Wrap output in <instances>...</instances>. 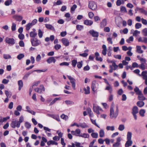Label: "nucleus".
<instances>
[{
  "instance_id": "obj_1",
  "label": "nucleus",
  "mask_w": 147,
  "mask_h": 147,
  "mask_svg": "<svg viewBox=\"0 0 147 147\" xmlns=\"http://www.w3.org/2000/svg\"><path fill=\"white\" fill-rule=\"evenodd\" d=\"M119 112V109L117 106L116 107V110L114 112V107H111L110 110V117L111 119H115L118 116Z\"/></svg>"
},
{
  "instance_id": "obj_2",
  "label": "nucleus",
  "mask_w": 147,
  "mask_h": 147,
  "mask_svg": "<svg viewBox=\"0 0 147 147\" xmlns=\"http://www.w3.org/2000/svg\"><path fill=\"white\" fill-rule=\"evenodd\" d=\"M32 45L34 47L37 46L41 44L40 41L36 38H32L30 39Z\"/></svg>"
},
{
  "instance_id": "obj_3",
  "label": "nucleus",
  "mask_w": 147,
  "mask_h": 147,
  "mask_svg": "<svg viewBox=\"0 0 147 147\" xmlns=\"http://www.w3.org/2000/svg\"><path fill=\"white\" fill-rule=\"evenodd\" d=\"M88 7L93 10H95L97 8V6L94 2L90 1L89 2Z\"/></svg>"
},
{
  "instance_id": "obj_4",
  "label": "nucleus",
  "mask_w": 147,
  "mask_h": 147,
  "mask_svg": "<svg viewBox=\"0 0 147 147\" xmlns=\"http://www.w3.org/2000/svg\"><path fill=\"white\" fill-rule=\"evenodd\" d=\"M138 112V108L136 106L134 107L132 109V113L134 116V119L136 120L137 119L136 114Z\"/></svg>"
},
{
  "instance_id": "obj_5",
  "label": "nucleus",
  "mask_w": 147,
  "mask_h": 147,
  "mask_svg": "<svg viewBox=\"0 0 147 147\" xmlns=\"http://www.w3.org/2000/svg\"><path fill=\"white\" fill-rule=\"evenodd\" d=\"M67 77L70 81L73 88L74 90H75L76 86V80L70 76H68Z\"/></svg>"
},
{
  "instance_id": "obj_6",
  "label": "nucleus",
  "mask_w": 147,
  "mask_h": 147,
  "mask_svg": "<svg viewBox=\"0 0 147 147\" xmlns=\"http://www.w3.org/2000/svg\"><path fill=\"white\" fill-rule=\"evenodd\" d=\"M20 124L17 120H15L12 121L10 124V126L12 128H15L16 127L19 128Z\"/></svg>"
},
{
  "instance_id": "obj_7",
  "label": "nucleus",
  "mask_w": 147,
  "mask_h": 147,
  "mask_svg": "<svg viewBox=\"0 0 147 147\" xmlns=\"http://www.w3.org/2000/svg\"><path fill=\"white\" fill-rule=\"evenodd\" d=\"M5 41L6 43L11 45H13L15 43V40L14 38H10L8 37H6L5 38Z\"/></svg>"
},
{
  "instance_id": "obj_8",
  "label": "nucleus",
  "mask_w": 147,
  "mask_h": 147,
  "mask_svg": "<svg viewBox=\"0 0 147 147\" xmlns=\"http://www.w3.org/2000/svg\"><path fill=\"white\" fill-rule=\"evenodd\" d=\"M98 84L95 81H93L92 83V89L93 91L94 92L96 91L97 89Z\"/></svg>"
},
{
  "instance_id": "obj_9",
  "label": "nucleus",
  "mask_w": 147,
  "mask_h": 147,
  "mask_svg": "<svg viewBox=\"0 0 147 147\" xmlns=\"http://www.w3.org/2000/svg\"><path fill=\"white\" fill-rule=\"evenodd\" d=\"M121 139L120 137H118L116 139V142L113 144V146L114 147H119L121 144L120 142Z\"/></svg>"
},
{
  "instance_id": "obj_10",
  "label": "nucleus",
  "mask_w": 147,
  "mask_h": 147,
  "mask_svg": "<svg viewBox=\"0 0 147 147\" xmlns=\"http://www.w3.org/2000/svg\"><path fill=\"white\" fill-rule=\"evenodd\" d=\"M93 110L94 111L98 114H99L100 113L99 112V111H102V109L98 106H93Z\"/></svg>"
},
{
  "instance_id": "obj_11",
  "label": "nucleus",
  "mask_w": 147,
  "mask_h": 147,
  "mask_svg": "<svg viewBox=\"0 0 147 147\" xmlns=\"http://www.w3.org/2000/svg\"><path fill=\"white\" fill-rule=\"evenodd\" d=\"M89 32L93 37H97L98 36V33L93 30H90Z\"/></svg>"
},
{
  "instance_id": "obj_12",
  "label": "nucleus",
  "mask_w": 147,
  "mask_h": 147,
  "mask_svg": "<svg viewBox=\"0 0 147 147\" xmlns=\"http://www.w3.org/2000/svg\"><path fill=\"white\" fill-rule=\"evenodd\" d=\"M61 41L63 44L66 46H68L69 42L68 40L65 38H63L61 39Z\"/></svg>"
},
{
  "instance_id": "obj_13",
  "label": "nucleus",
  "mask_w": 147,
  "mask_h": 147,
  "mask_svg": "<svg viewBox=\"0 0 147 147\" xmlns=\"http://www.w3.org/2000/svg\"><path fill=\"white\" fill-rule=\"evenodd\" d=\"M37 34L36 32L35 29L34 28L32 29V31H31L30 33V36L32 38H35L37 36Z\"/></svg>"
},
{
  "instance_id": "obj_14",
  "label": "nucleus",
  "mask_w": 147,
  "mask_h": 147,
  "mask_svg": "<svg viewBox=\"0 0 147 147\" xmlns=\"http://www.w3.org/2000/svg\"><path fill=\"white\" fill-rule=\"evenodd\" d=\"M147 72L146 71H143L142 73V74H139L138 75L141 76H143V79L144 80H146L147 79Z\"/></svg>"
},
{
  "instance_id": "obj_15",
  "label": "nucleus",
  "mask_w": 147,
  "mask_h": 147,
  "mask_svg": "<svg viewBox=\"0 0 147 147\" xmlns=\"http://www.w3.org/2000/svg\"><path fill=\"white\" fill-rule=\"evenodd\" d=\"M56 60L53 57H49L47 61L48 63H50L52 62L55 63L56 61Z\"/></svg>"
},
{
  "instance_id": "obj_16",
  "label": "nucleus",
  "mask_w": 147,
  "mask_h": 147,
  "mask_svg": "<svg viewBox=\"0 0 147 147\" xmlns=\"http://www.w3.org/2000/svg\"><path fill=\"white\" fill-rule=\"evenodd\" d=\"M95 56L96 57V59L97 61H100L101 62L102 61V58L100 57H99V54L98 52H96L95 54Z\"/></svg>"
},
{
  "instance_id": "obj_17",
  "label": "nucleus",
  "mask_w": 147,
  "mask_h": 147,
  "mask_svg": "<svg viewBox=\"0 0 147 147\" xmlns=\"http://www.w3.org/2000/svg\"><path fill=\"white\" fill-rule=\"evenodd\" d=\"M137 10L139 11L140 13H143L145 15H147V11L142 8L137 7Z\"/></svg>"
},
{
  "instance_id": "obj_18",
  "label": "nucleus",
  "mask_w": 147,
  "mask_h": 147,
  "mask_svg": "<svg viewBox=\"0 0 147 147\" xmlns=\"http://www.w3.org/2000/svg\"><path fill=\"white\" fill-rule=\"evenodd\" d=\"M138 95V98L139 100H144L146 99V98L144 97L142 92Z\"/></svg>"
},
{
  "instance_id": "obj_19",
  "label": "nucleus",
  "mask_w": 147,
  "mask_h": 147,
  "mask_svg": "<svg viewBox=\"0 0 147 147\" xmlns=\"http://www.w3.org/2000/svg\"><path fill=\"white\" fill-rule=\"evenodd\" d=\"M84 24L88 26H91L93 24V22L91 20H85L84 21Z\"/></svg>"
},
{
  "instance_id": "obj_20",
  "label": "nucleus",
  "mask_w": 147,
  "mask_h": 147,
  "mask_svg": "<svg viewBox=\"0 0 147 147\" xmlns=\"http://www.w3.org/2000/svg\"><path fill=\"white\" fill-rule=\"evenodd\" d=\"M139 42H144L145 43H147V38L143 37L142 38L141 37H140L138 40Z\"/></svg>"
},
{
  "instance_id": "obj_21",
  "label": "nucleus",
  "mask_w": 147,
  "mask_h": 147,
  "mask_svg": "<svg viewBox=\"0 0 147 147\" xmlns=\"http://www.w3.org/2000/svg\"><path fill=\"white\" fill-rule=\"evenodd\" d=\"M102 47L103 49L102 53L103 55H105L107 54V48L106 46L105 45H102Z\"/></svg>"
},
{
  "instance_id": "obj_22",
  "label": "nucleus",
  "mask_w": 147,
  "mask_h": 147,
  "mask_svg": "<svg viewBox=\"0 0 147 147\" xmlns=\"http://www.w3.org/2000/svg\"><path fill=\"white\" fill-rule=\"evenodd\" d=\"M107 21L106 19H105L102 20L100 23V27L102 28H103L107 25Z\"/></svg>"
},
{
  "instance_id": "obj_23",
  "label": "nucleus",
  "mask_w": 147,
  "mask_h": 147,
  "mask_svg": "<svg viewBox=\"0 0 147 147\" xmlns=\"http://www.w3.org/2000/svg\"><path fill=\"white\" fill-rule=\"evenodd\" d=\"M132 143L133 142L131 140H127L125 144V147H129L131 146Z\"/></svg>"
},
{
  "instance_id": "obj_24",
  "label": "nucleus",
  "mask_w": 147,
  "mask_h": 147,
  "mask_svg": "<svg viewBox=\"0 0 147 147\" xmlns=\"http://www.w3.org/2000/svg\"><path fill=\"white\" fill-rule=\"evenodd\" d=\"M13 18H15L16 20L18 21H20L23 19V17L20 16L15 15L13 16Z\"/></svg>"
},
{
  "instance_id": "obj_25",
  "label": "nucleus",
  "mask_w": 147,
  "mask_h": 147,
  "mask_svg": "<svg viewBox=\"0 0 147 147\" xmlns=\"http://www.w3.org/2000/svg\"><path fill=\"white\" fill-rule=\"evenodd\" d=\"M45 26L46 27L47 29L52 30L53 31L55 30L54 27L51 25L50 24H46Z\"/></svg>"
},
{
  "instance_id": "obj_26",
  "label": "nucleus",
  "mask_w": 147,
  "mask_h": 147,
  "mask_svg": "<svg viewBox=\"0 0 147 147\" xmlns=\"http://www.w3.org/2000/svg\"><path fill=\"white\" fill-rule=\"evenodd\" d=\"M137 49L136 52L139 53H142L143 51L141 49V47L140 46H137L136 47Z\"/></svg>"
},
{
  "instance_id": "obj_27",
  "label": "nucleus",
  "mask_w": 147,
  "mask_h": 147,
  "mask_svg": "<svg viewBox=\"0 0 147 147\" xmlns=\"http://www.w3.org/2000/svg\"><path fill=\"white\" fill-rule=\"evenodd\" d=\"M132 134L130 131L127 132V140H131L132 137Z\"/></svg>"
},
{
  "instance_id": "obj_28",
  "label": "nucleus",
  "mask_w": 147,
  "mask_h": 147,
  "mask_svg": "<svg viewBox=\"0 0 147 147\" xmlns=\"http://www.w3.org/2000/svg\"><path fill=\"white\" fill-rule=\"evenodd\" d=\"M105 90H109L110 94L112 92V88L110 84L108 85L105 88Z\"/></svg>"
},
{
  "instance_id": "obj_29",
  "label": "nucleus",
  "mask_w": 147,
  "mask_h": 147,
  "mask_svg": "<svg viewBox=\"0 0 147 147\" xmlns=\"http://www.w3.org/2000/svg\"><path fill=\"white\" fill-rule=\"evenodd\" d=\"M18 84L19 86L18 89L19 90H20L22 88L23 86V83L22 80H20L18 82Z\"/></svg>"
},
{
  "instance_id": "obj_30",
  "label": "nucleus",
  "mask_w": 147,
  "mask_h": 147,
  "mask_svg": "<svg viewBox=\"0 0 147 147\" xmlns=\"http://www.w3.org/2000/svg\"><path fill=\"white\" fill-rule=\"evenodd\" d=\"M84 90L85 91L84 94H88L90 93V87L88 86L86 88H84Z\"/></svg>"
},
{
  "instance_id": "obj_31",
  "label": "nucleus",
  "mask_w": 147,
  "mask_h": 147,
  "mask_svg": "<svg viewBox=\"0 0 147 147\" xmlns=\"http://www.w3.org/2000/svg\"><path fill=\"white\" fill-rule=\"evenodd\" d=\"M137 105L140 107H142L144 105V103L143 101H139L137 103Z\"/></svg>"
},
{
  "instance_id": "obj_32",
  "label": "nucleus",
  "mask_w": 147,
  "mask_h": 147,
  "mask_svg": "<svg viewBox=\"0 0 147 147\" xmlns=\"http://www.w3.org/2000/svg\"><path fill=\"white\" fill-rule=\"evenodd\" d=\"M61 99V97L59 98H55V99L53 100L50 103L49 105H51L54 104L56 101H57L58 100H60Z\"/></svg>"
},
{
  "instance_id": "obj_33",
  "label": "nucleus",
  "mask_w": 147,
  "mask_h": 147,
  "mask_svg": "<svg viewBox=\"0 0 147 147\" xmlns=\"http://www.w3.org/2000/svg\"><path fill=\"white\" fill-rule=\"evenodd\" d=\"M99 134L100 137L101 138H102L104 136L105 132L103 129H101L100 130Z\"/></svg>"
},
{
  "instance_id": "obj_34",
  "label": "nucleus",
  "mask_w": 147,
  "mask_h": 147,
  "mask_svg": "<svg viewBox=\"0 0 147 147\" xmlns=\"http://www.w3.org/2000/svg\"><path fill=\"white\" fill-rule=\"evenodd\" d=\"M80 127L83 128H87L89 127L88 126L87 124L85 123H80Z\"/></svg>"
},
{
  "instance_id": "obj_35",
  "label": "nucleus",
  "mask_w": 147,
  "mask_h": 147,
  "mask_svg": "<svg viewBox=\"0 0 147 147\" xmlns=\"http://www.w3.org/2000/svg\"><path fill=\"white\" fill-rule=\"evenodd\" d=\"M32 73V72H28L26 73L24 77L23 78V79L24 80H26L28 78L29 76Z\"/></svg>"
},
{
  "instance_id": "obj_36",
  "label": "nucleus",
  "mask_w": 147,
  "mask_h": 147,
  "mask_svg": "<svg viewBox=\"0 0 147 147\" xmlns=\"http://www.w3.org/2000/svg\"><path fill=\"white\" fill-rule=\"evenodd\" d=\"M146 111L144 109H141L139 111V114L141 116L143 117L144 116V113Z\"/></svg>"
},
{
  "instance_id": "obj_37",
  "label": "nucleus",
  "mask_w": 147,
  "mask_h": 147,
  "mask_svg": "<svg viewBox=\"0 0 147 147\" xmlns=\"http://www.w3.org/2000/svg\"><path fill=\"white\" fill-rule=\"evenodd\" d=\"M91 135L93 138H97L98 137V134L97 133L93 132L92 133Z\"/></svg>"
},
{
  "instance_id": "obj_38",
  "label": "nucleus",
  "mask_w": 147,
  "mask_h": 147,
  "mask_svg": "<svg viewBox=\"0 0 147 147\" xmlns=\"http://www.w3.org/2000/svg\"><path fill=\"white\" fill-rule=\"evenodd\" d=\"M115 127L114 126H108L106 127V129L107 130H111L113 131L115 130Z\"/></svg>"
},
{
  "instance_id": "obj_39",
  "label": "nucleus",
  "mask_w": 147,
  "mask_h": 147,
  "mask_svg": "<svg viewBox=\"0 0 147 147\" xmlns=\"http://www.w3.org/2000/svg\"><path fill=\"white\" fill-rule=\"evenodd\" d=\"M134 90L136 94L138 95L142 92L137 87H136Z\"/></svg>"
},
{
  "instance_id": "obj_40",
  "label": "nucleus",
  "mask_w": 147,
  "mask_h": 147,
  "mask_svg": "<svg viewBox=\"0 0 147 147\" xmlns=\"http://www.w3.org/2000/svg\"><path fill=\"white\" fill-rule=\"evenodd\" d=\"M80 136L84 138H88L89 137V135L88 134L84 133L80 135Z\"/></svg>"
},
{
  "instance_id": "obj_41",
  "label": "nucleus",
  "mask_w": 147,
  "mask_h": 147,
  "mask_svg": "<svg viewBox=\"0 0 147 147\" xmlns=\"http://www.w3.org/2000/svg\"><path fill=\"white\" fill-rule=\"evenodd\" d=\"M33 26L32 24L30 23H29L27 24L26 26V30H29Z\"/></svg>"
},
{
  "instance_id": "obj_42",
  "label": "nucleus",
  "mask_w": 147,
  "mask_h": 147,
  "mask_svg": "<svg viewBox=\"0 0 147 147\" xmlns=\"http://www.w3.org/2000/svg\"><path fill=\"white\" fill-rule=\"evenodd\" d=\"M125 128L124 125L121 124L119 125L118 129L120 131H122Z\"/></svg>"
},
{
  "instance_id": "obj_43",
  "label": "nucleus",
  "mask_w": 147,
  "mask_h": 147,
  "mask_svg": "<svg viewBox=\"0 0 147 147\" xmlns=\"http://www.w3.org/2000/svg\"><path fill=\"white\" fill-rule=\"evenodd\" d=\"M5 93L6 96L7 97V98H10L11 96V92H9L7 90L5 91Z\"/></svg>"
},
{
  "instance_id": "obj_44",
  "label": "nucleus",
  "mask_w": 147,
  "mask_h": 147,
  "mask_svg": "<svg viewBox=\"0 0 147 147\" xmlns=\"http://www.w3.org/2000/svg\"><path fill=\"white\" fill-rule=\"evenodd\" d=\"M11 29L12 31H15L16 29V24L14 23H12Z\"/></svg>"
},
{
  "instance_id": "obj_45",
  "label": "nucleus",
  "mask_w": 147,
  "mask_h": 147,
  "mask_svg": "<svg viewBox=\"0 0 147 147\" xmlns=\"http://www.w3.org/2000/svg\"><path fill=\"white\" fill-rule=\"evenodd\" d=\"M12 2V0H7L5 1V4L6 6H9L11 4Z\"/></svg>"
},
{
  "instance_id": "obj_46",
  "label": "nucleus",
  "mask_w": 147,
  "mask_h": 147,
  "mask_svg": "<svg viewBox=\"0 0 147 147\" xmlns=\"http://www.w3.org/2000/svg\"><path fill=\"white\" fill-rule=\"evenodd\" d=\"M77 5H74L71 8L70 11L72 13H74V11L77 8Z\"/></svg>"
},
{
  "instance_id": "obj_47",
  "label": "nucleus",
  "mask_w": 147,
  "mask_h": 147,
  "mask_svg": "<svg viewBox=\"0 0 147 147\" xmlns=\"http://www.w3.org/2000/svg\"><path fill=\"white\" fill-rule=\"evenodd\" d=\"M38 35L39 37L41 38L43 36V32L40 29L38 30Z\"/></svg>"
},
{
  "instance_id": "obj_48",
  "label": "nucleus",
  "mask_w": 147,
  "mask_h": 147,
  "mask_svg": "<svg viewBox=\"0 0 147 147\" xmlns=\"http://www.w3.org/2000/svg\"><path fill=\"white\" fill-rule=\"evenodd\" d=\"M24 57V55L23 54H20L18 55L17 57V58L19 60L21 59Z\"/></svg>"
},
{
  "instance_id": "obj_49",
  "label": "nucleus",
  "mask_w": 147,
  "mask_h": 147,
  "mask_svg": "<svg viewBox=\"0 0 147 147\" xmlns=\"http://www.w3.org/2000/svg\"><path fill=\"white\" fill-rule=\"evenodd\" d=\"M25 126L27 129H29L31 127V125L29 122H26L25 123Z\"/></svg>"
},
{
  "instance_id": "obj_50",
  "label": "nucleus",
  "mask_w": 147,
  "mask_h": 147,
  "mask_svg": "<svg viewBox=\"0 0 147 147\" xmlns=\"http://www.w3.org/2000/svg\"><path fill=\"white\" fill-rule=\"evenodd\" d=\"M140 33V32L138 30H135L133 33V36H137Z\"/></svg>"
},
{
  "instance_id": "obj_51",
  "label": "nucleus",
  "mask_w": 147,
  "mask_h": 147,
  "mask_svg": "<svg viewBox=\"0 0 147 147\" xmlns=\"http://www.w3.org/2000/svg\"><path fill=\"white\" fill-rule=\"evenodd\" d=\"M86 110L89 116H91L93 115V113L91 109L90 108H88Z\"/></svg>"
},
{
  "instance_id": "obj_52",
  "label": "nucleus",
  "mask_w": 147,
  "mask_h": 147,
  "mask_svg": "<svg viewBox=\"0 0 147 147\" xmlns=\"http://www.w3.org/2000/svg\"><path fill=\"white\" fill-rule=\"evenodd\" d=\"M120 10L123 12H127V11L125 7L121 6L120 8Z\"/></svg>"
},
{
  "instance_id": "obj_53",
  "label": "nucleus",
  "mask_w": 147,
  "mask_h": 147,
  "mask_svg": "<svg viewBox=\"0 0 147 147\" xmlns=\"http://www.w3.org/2000/svg\"><path fill=\"white\" fill-rule=\"evenodd\" d=\"M142 24L140 23H137L135 24V28L136 29H138L140 28L142 26Z\"/></svg>"
},
{
  "instance_id": "obj_54",
  "label": "nucleus",
  "mask_w": 147,
  "mask_h": 147,
  "mask_svg": "<svg viewBox=\"0 0 147 147\" xmlns=\"http://www.w3.org/2000/svg\"><path fill=\"white\" fill-rule=\"evenodd\" d=\"M61 118L65 120H67L68 118V116L65 115L64 114H62L61 116Z\"/></svg>"
},
{
  "instance_id": "obj_55",
  "label": "nucleus",
  "mask_w": 147,
  "mask_h": 147,
  "mask_svg": "<svg viewBox=\"0 0 147 147\" xmlns=\"http://www.w3.org/2000/svg\"><path fill=\"white\" fill-rule=\"evenodd\" d=\"M110 66H111L112 67L114 70H116L118 67V65H117L116 63H113V65H110Z\"/></svg>"
},
{
  "instance_id": "obj_56",
  "label": "nucleus",
  "mask_w": 147,
  "mask_h": 147,
  "mask_svg": "<svg viewBox=\"0 0 147 147\" xmlns=\"http://www.w3.org/2000/svg\"><path fill=\"white\" fill-rule=\"evenodd\" d=\"M142 33L144 36H147V28H145L143 30Z\"/></svg>"
},
{
  "instance_id": "obj_57",
  "label": "nucleus",
  "mask_w": 147,
  "mask_h": 147,
  "mask_svg": "<svg viewBox=\"0 0 147 147\" xmlns=\"http://www.w3.org/2000/svg\"><path fill=\"white\" fill-rule=\"evenodd\" d=\"M24 120V117L23 116L21 115L19 118V120L18 122L20 123V124Z\"/></svg>"
},
{
  "instance_id": "obj_58",
  "label": "nucleus",
  "mask_w": 147,
  "mask_h": 147,
  "mask_svg": "<svg viewBox=\"0 0 147 147\" xmlns=\"http://www.w3.org/2000/svg\"><path fill=\"white\" fill-rule=\"evenodd\" d=\"M83 28V26L82 25H78L76 26V28L78 30H81Z\"/></svg>"
},
{
  "instance_id": "obj_59",
  "label": "nucleus",
  "mask_w": 147,
  "mask_h": 147,
  "mask_svg": "<svg viewBox=\"0 0 147 147\" xmlns=\"http://www.w3.org/2000/svg\"><path fill=\"white\" fill-rule=\"evenodd\" d=\"M76 136H80V133H81V131L79 129H76Z\"/></svg>"
},
{
  "instance_id": "obj_60",
  "label": "nucleus",
  "mask_w": 147,
  "mask_h": 147,
  "mask_svg": "<svg viewBox=\"0 0 147 147\" xmlns=\"http://www.w3.org/2000/svg\"><path fill=\"white\" fill-rule=\"evenodd\" d=\"M41 58V57L40 55L39 54L36 57V61L38 62L40 61Z\"/></svg>"
},
{
  "instance_id": "obj_61",
  "label": "nucleus",
  "mask_w": 147,
  "mask_h": 147,
  "mask_svg": "<svg viewBox=\"0 0 147 147\" xmlns=\"http://www.w3.org/2000/svg\"><path fill=\"white\" fill-rule=\"evenodd\" d=\"M134 40V38L133 36H130L129 38L127 39L126 40V41L127 42L129 43L130 42V41H133Z\"/></svg>"
},
{
  "instance_id": "obj_62",
  "label": "nucleus",
  "mask_w": 147,
  "mask_h": 147,
  "mask_svg": "<svg viewBox=\"0 0 147 147\" xmlns=\"http://www.w3.org/2000/svg\"><path fill=\"white\" fill-rule=\"evenodd\" d=\"M65 102L67 105H73L74 104L73 102L69 100H65Z\"/></svg>"
},
{
  "instance_id": "obj_63",
  "label": "nucleus",
  "mask_w": 147,
  "mask_h": 147,
  "mask_svg": "<svg viewBox=\"0 0 147 147\" xmlns=\"http://www.w3.org/2000/svg\"><path fill=\"white\" fill-rule=\"evenodd\" d=\"M69 63L67 62H63L60 63L59 65L60 66H68L69 65Z\"/></svg>"
},
{
  "instance_id": "obj_64",
  "label": "nucleus",
  "mask_w": 147,
  "mask_h": 147,
  "mask_svg": "<svg viewBox=\"0 0 147 147\" xmlns=\"http://www.w3.org/2000/svg\"><path fill=\"white\" fill-rule=\"evenodd\" d=\"M77 63V61L76 60H74L72 61V64L74 67H75Z\"/></svg>"
}]
</instances>
